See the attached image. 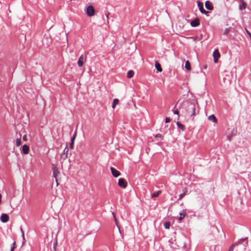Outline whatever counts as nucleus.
Masks as SVG:
<instances>
[{
	"label": "nucleus",
	"instance_id": "obj_1",
	"mask_svg": "<svg viewBox=\"0 0 251 251\" xmlns=\"http://www.w3.org/2000/svg\"><path fill=\"white\" fill-rule=\"evenodd\" d=\"M199 108V104L197 99L192 96L191 99V104H189V113H191V116L192 117L196 115V109Z\"/></svg>",
	"mask_w": 251,
	"mask_h": 251
},
{
	"label": "nucleus",
	"instance_id": "obj_2",
	"mask_svg": "<svg viewBox=\"0 0 251 251\" xmlns=\"http://www.w3.org/2000/svg\"><path fill=\"white\" fill-rule=\"evenodd\" d=\"M214 58V62L215 63H217L218 62V59L220 57V53L218 49L215 50L213 53Z\"/></svg>",
	"mask_w": 251,
	"mask_h": 251
},
{
	"label": "nucleus",
	"instance_id": "obj_3",
	"mask_svg": "<svg viewBox=\"0 0 251 251\" xmlns=\"http://www.w3.org/2000/svg\"><path fill=\"white\" fill-rule=\"evenodd\" d=\"M94 8L93 6L90 5L86 9L87 15L89 17H92L94 15Z\"/></svg>",
	"mask_w": 251,
	"mask_h": 251
},
{
	"label": "nucleus",
	"instance_id": "obj_4",
	"mask_svg": "<svg viewBox=\"0 0 251 251\" xmlns=\"http://www.w3.org/2000/svg\"><path fill=\"white\" fill-rule=\"evenodd\" d=\"M118 185L123 188H126L127 187V183L124 178H121L118 180Z\"/></svg>",
	"mask_w": 251,
	"mask_h": 251
},
{
	"label": "nucleus",
	"instance_id": "obj_5",
	"mask_svg": "<svg viewBox=\"0 0 251 251\" xmlns=\"http://www.w3.org/2000/svg\"><path fill=\"white\" fill-rule=\"evenodd\" d=\"M52 170L53 176L55 178L56 181L57 182V176L59 174L60 172L58 171L56 166L54 164L52 165Z\"/></svg>",
	"mask_w": 251,
	"mask_h": 251
},
{
	"label": "nucleus",
	"instance_id": "obj_6",
	"mask_svg": "<svg viewBox=\"0 0 251 251\" xmlns=\"http://www.w3.org/2000/svg\"><path fill=\"white\" fill-rule=\"evenodd\" d=\"M198 5L201 13L207 15L209 13L208 11H206L204 9L202 3L198 1Z\"/></svg>",
	"mask_w": 251,
	"mask_h": 251
},
{
	"label": "nucleus",
	"instance_id": "obj_7",
	"mask_svg": "<svg viewBox=\"0 0 251 251\" xmlns=\"http://www.w3.org/2000/svg\"><path fill=\"white\" fill-rule=\"evenodd\" d=\"M86 60V58L84 57L83 55H81L78 59L77 64L79 67L82 66L84 61Z\"/></svg>",
	"mask_w": 251,
	"mask_h": 251
},
{
	"label": "nucleus",
	"instance_id": "obj_8",
	"mask_svg": "<svg viewBox=\"0 0 251 251\" xmlns=\"http://www.w3.org/2000/svg\"><path fill=\"white\" fill-rule=\"evenodd\" d=\"M110 170L111 171L113 176L114 177H117L120 175V172L118 170H116L114 168L111 167L110 168Z\"/></svg>",
	"mask_w": 251,
	"mask_h": 251
},
{
	"label": "nucleus",
	"instance_id": "obj_9",
	"mask_svg": "<svg viewBox=\"0 0 251 251\" xmlns=\"http://www.w3.org/2000/svg\"><path fill=\"white\" fill-rule=\"evenodd\" d=\"M9 220V216L7 214L3 213L0 216V220L3 223H6L8 222Z\"/></svg>",
	"mask_w": 251,
	"mask_h": 251
},
{
	"label": "nucleus",
	"instance_id": "obj_10",
	"mask_svg": "<svg viewBox=\"0 0 251 251\" xmlns=\"http://www.w3.org/2000/svg\"><path fill=\"white\" fill-rule=\"evenodd\" d=\"M200 20L198 18H196L194 20L190 23V25L193 27H196L200 25Z\"/></svg>",
	"mask_w": 251,
	"mask_h": 251
},
{
	"label": "nucleus",
	"instance_id": "obj_11",
	"mask_svg": "<svg viewBox=\"0 0 251 251\" xmlns=\"http://www.w3.org/2000/svg\"><path fill=\"white\" fill-rule=\"evenodd\" d=\"M205 6L206 8L208 10H212L213 9V6L212 3L209 0H207L205 2Z\"/></svg>",
	"mask_w": 251,
	"mask_h": 251
},
{
	"label": "nucleus",
	"instance_id": "obj_12",
	"mask_svg": "<svg viewBox=\"0 0 251 251\" xmlns=\"http://www.w3.org/2000/svg\"><path fill=\"white\" fill-rule=\"evenodd\" d=\"M22 151L23 152L26 154L28 153L29 151V147L28 146L25 145L22 147Z\"/></svg>",
	"mask_w": 251,
	"mask_h": 251
},
{
	"label": "nucleus",
	"instance_id": "obj_13",
	"mask_svg": "<svg viewBox=\"0 0 251 251\" xmlns=\"http://www.w3.org/2000/svg\"><path fill=\"white\" fill-rule=\"evenodd\" d=\"M155 67L158 72H161L162 71V69L161 68V65L159 63V62L157 61H156L155 62Z\"/></svg>",
	"mask_w": 251,
	"mask_h": 251
},
{
	"label": "nucleus",
	"instance_id": "obj_14",
	"mask_svg": "<svg viewBox=\"0 0 251 251\" xmlns=\"http://www.w3.org/2000/svg\"><path fill=\"white\" fill-rule=\"evenodd\" d=\"M208 119L209 121H211L213 122V123H216L217 122V120L216 117L214 115H211L209 116L208 117Z\"/></svg>",
	"mask_w": 251,
	"mask_h": 251
},
{
	"label": "nucleus",
	"instance_id": "obj_15",
	"mask_svg": "<svg viewBox=\"0 0 251 251\" xmlns=\"http://www.w3.org/2000/svg\"><path fill=\"white\" fill-rule=\"evenodd\" d=\"M134 74V73L133 71L130 70V71H128V72L127 73V77L128 78H131L133 76Z\"/></svg>",
	"mask_w": 251,
	"mask_h": 251
},
{
	"label": "nucleus",
	"instance_id": "obj_16",
	"mask_svg": "<svg viewBox=\"0 0 251 251\" xmlns=\"http://www.w3.org/2000/svg\"><path fill=\"white\" fill-rule=\"evenodd\" d=\"M119 102V100L118 99H115L113 100L112 107L114 108L117 104Z\"/></svg>",
	"mask_w": 251,
	"mask_h": 251
},
{
	"label": "nucleus",
	"instance_id": "obj_17",
	"mask_svg": "<svg viewBox=\"0 0 251 251\" xmlns=\"http://www.w3.org/2000/svg\"><path fill=\"white\" fill-rule=\"evenodd\" d=\"M161 193V191H158L157 192L153 193L151 194V198H154L157 197Z\"/></svg>",
	"mask_w": 251,
	"mask_h": 251
},
{
	"label": "nucleus",
	"instance_id": "obj_18",
	"mask_svg": "<svg viewBox=\"0 0 251 251\" xmlns=\"http://www.w3.org/2000/svg\"><path fill=\"white\" fill-rule=\"evenodd\" d=\"M112 215H113V217H114V221H115V224H116V226H117V227L118 228V229H119V231H120V226H119L118 225V221H117V219H116V216H115V214H114L113 212H112Z\"/></svg>",
	"mask_w": 251,
	"mask_h": 251
},
{
	"label": "nucleus",
	"instance_id": "obj_19",
	"mask_svg": "<svg viewBox=\"0 0 251 251\" xmlns=\"http://www.w3.org/2000/svg\"><path fill=\"white\" fill-rule=\"evenodd\" d=\"M246 3L244 1H242V4L240 5V9L242 10L244 9L246 7Z\"/></svg>",
	"mask_w": 251,
	"mask_h": 251
},
{
	"label": "nucleus",
	"instance_id": "obj_20",
	"mask_svg": "<svg viewBox=\"0 0 251 251\" xmlns=\"http://www.w3.org/2000/svg\"><path fill=\"white\" fill-rule=\"evenodd\" d=\"M186 216V212L185 210L183 211L182 212L180 213V217L179 220H181L183 219Z\"/></svg>",
	"mask_w": 251,
	"mask_h": 251
},
{
	"label": "nucleus",
	"instance_id": "obj_21",
	"mask_svg": "<svg viewBox=\"0 0 251 251\" xmlns=\"http://www.w3.org/2000/svg\"><path fill=\"white\" fill-rule=\"evenodd\" d=\"M171 224L169 222H166L164 223V226L166 229H169L170 228Z\"/></svg>",
	"mask_w": 251,
	"mask_h": 251
},
{
	"label": "nucleus",
	"instance_id": "obj_22",
	"mask_svg": "<svg viewBox=\"0 0 251 251\" xmlns=\"http://www.w3.org/2000/svg\"><path fill=\"white\" fill-rule=\"evenodd\" d=\"M178 127L182 129V131L184 130V126L181 124V123H179L178 122L176 123Z\"/></svg>",
	"mask_w": 251,
	"mask_h": 251
},
{
	"label": "nucleus",
	"instance_id": "obj_23",
	"mask_svg": "<svg viewBox=\"0 0 251 251\" xmlns=\"http://www.w3.org/2000/svg\"><path fill=\"white\" fill-rule=\"evenodd\" d=\"M22 144L21 140L20 138H18L16 140V145L17 146H20Z\"/></svg>",
	"mask_w": 251,
	"mask_h": 251
},
{
	"label": "nucleus",
	"instance_id": "obj_24",
	"mask_svg": "<svg viewBox=\"0 0 251 251\" xmlns=\"http://www.w3.org/2000/svg\"><path fill=\"white\" fill-rule=\"evenodd\" d=\"M69 151V149L67 147H66V148L64 149L63 151L64 155H65V158L67 157V153Z\"/></svg>",
	"mask_w": 251,
	"mask_h": 251
},
{
	"label": "nucleus",
	"instance_id": "obj_25",
	"mask_svg": "<svg viewBox=\"0 0 251 251\" xmlns=\"http://www.w3.org/2000/svg\"><path fill=\"white\" fill-rule=\"evenodd\" d=\"M21 232H22V237H23V243H25V238L24 232V230H23L22 227H21Z\"/></svg>",
	"mask_w": 251,
	"mask_h": 251
},
{
	"label": "nucleus",
	"instance_id": "obj_26",
	"mask_svg": "<svg viewBox=\"0 0 251 251\" xmlns=\"http://www.w3.org/2000/svg\"><path fill=\"white\" fill-rule=\"evenodd\" d=\"M187 192V191L186 190H185V191H184V193H182V194H181L179 195V199H182V198L183 197V196H184V195H186Z\"/></svg>",
	"mask_w": 251,
	"mask_h": 251
},
{
	"label": "nucleus",
	"instance_id": "obj_27",
	"mask_svg": "<svg viewBox=\"0 0 251 251\" xmlns=\"http://www.w3.org/2000/svg\"><path fill=\"white\" fill-rule=\"evenodd\" d=\"M16 242H14L13 244V246L11 247V250H14V249L16 248Z\"/></svg>",
	"mask_w": 251,
	"mask_h": 251
},
{
	"label": "nucleus",
	"instance_id": "obj_28",
	"mask_svg": "<svg viewBox=\"0 0 251 251\" xmlns=\"http://www.w3.org/2000/svg\"><path fill=\"white\" fill-rule=\"evenodd\" d=\"M229 32V29L228 28H226L225 29L224 31V34L226 35Z\"/></svg>",
	"mask_w": 251,
	"mask_h": 251
},
{
	"label": "nucleus",
	"instance_id": "obj_29",
	"mask_svg": "<svg viewBox=\"0 0 251 251\" xmlns=\"http://www.w3.org/2000/svg\"><path fill=\"white\" fill-rule=\"evenodd\" d=\"M185 67L187 70H188V60L186 61Z\"/></svg>",
	"mask_w": 251,
	"mask_h": 251
},
{
	"label": "nucleus",
	"instance_id": "obj_30",
	"mask_svg": "<svg viewBox=\"0 0 251 251\" xmlns=\"http://www.w3.org/2000/svg\"><path fill=\"white\" fill-rule=\"evenodd\" d=\"M155 137L156 138H160L161 139H162V136L160 134H158L155 135Z\"/></svg>",
	"mask_w": 251,
	"mask_h": 251
},
{
	"label": "nucleus",
	"instance_id": "obj_31",
	"mask_svg": "<svg viewBox=\"0 0 251 251\" xmlns=\"http://www.w3.org/2000/svg\"><path fill=\"white\" fill-rule=\"evenodd\" d=\"M170 122V119L169 117H166L165 119V123H168Z\"/></svg>",
	"mask_w": 251,
	"mask_h": 251
},
{
	"label": "nucleus",
	"instance_id": "obj_32",
	"mask_svg": "<svg viewBox=\"0 0 251 251\" xmlns=\"http://www.w3.org/2000/svg\"><path fill=\"white\" fill-rule=\"evenodd\" d=\"M173 111H174V113L175 114H177V115H178L179 111H178V110L177 109H176V110H175V109H174V110H173Z\"/></svg>",
	"mask_w": 251,
	"mask_h": 251
},
{
	"label": "nucleus",
	"instance_id": "obj_33",
	"mask_svg": "<svg viewBox=\"0 0 251 251\" xmlns=\"http://www.w3.org/2000/svg\"><path fill=\"white\" fill-rule=\"evenodd\" d=\"M76 132H75V135L74 136V137H73L71 139V142H74V140L75 139V134H76Z\"/></svg>",
	"mask_w": 251,
	"mask_h": 251
},
{
	"label": "nucleus",
	"instance_id": "obj_34",
	"mask_svg": "<svg viewBox=\"0 0 251 251\" xmlns=\"http://www.w3.org/2000/svg\"><path fill=\"white\" fill-rule=\"evenodd\" d=\"M246 30L247 31V33H248V34L249 35V36H250V37L251 39V33L247 29H246Z\"/></svg>",
	"mask_w": 251,
	"mask_h": 251
},
{
	"label": "nucleus",
	"instance_id": "obj_35",
	"mask_svg": "<svg viewBox=\"0 0 251 251\" xmlns=\"http://www.w3.org/2000/svg\"><path fill=\"white\" fill-rule=\"evenodd\" d=\"M74 142H71V143L70 144V148L71 149H73L74 148Z\"/></svg>",
	"mask_w": 251,
	"mask_h": 251
},
{
	"label": "nucleus",
	"instance_id": "obj_36",
	"mask_svg": "<svg viewBox=\"0 0 251 251\" xmlns=\"http://www.w3.org/2000/svg\"><path fill=\"white\" fill-rule=\"evenodd\" d=\"M23 140L24 141H26L27 140V136L26 135H25L24 136H23Z\"/></svg>",
	"mask_w": 251,
	"mask_h": 251
},
{
	"label": "nucleus",
	"instance_id": "obj_37",
	"mask_svg": "<svg viewBox=\"0 0 251 251\" xmlns=\"http://www.w3.org/2000/svg\"><path fill=\"white\" fill-rule=\"evenodd\" d=\"M233 251V245H232L229 249L228 251Z\"/></svg>",
	"mask_w": 251,
	"mask_h": 251
},
{
	"label": "nucleus",
	"instance_id": "obj_38",
	"mask_svg": "<svg viewBox=\"0 0 251 251\" xmlns=\"http://www.w3.org/2000/svg\"><path fill=\"white\" fill-rule=\"evenodd\" d=\"M57 241H56L55 243H54V248H55V246L57 245Z\"/></svg>",
	"mask_w": 251,
	"mask_h": 251
},
{
	"label": "nucleus",
	"instance_id": "obj_39",
	"mask_svg": "<svg viewBox=\"0 0 251 251\" xmlns=\"http://www.w3.org/2000/svg\"><path fill=\"white\" fill-rule=\"evenodd\" d=\"M1 195L0 193V203H1Z\"/></svg>",
	"mask_w": 251,
	"mask_h": 251
},
{
	"label": "nucleus",
	"instance_id": "obj_40",
	"mask_svg": "<svg viewBox=\"0 0 251 251\" xmlns=\"http://www.w3.org/2000/svg\"><path fill=\"white\" fill-rule=\"evenodd\" d=\"M2 8V3L0 1V9Z\"/></svg>",
	"mask_w": 251,
	"mask_h": 251
},
{
	"label": "nucleus",
	"instance_id": "obj_41",
	"mask_svg": "<svg viewBox=\"0 0 251 251\" xmlns=\"http://www.w3.org/2000/svg\"><path fill=\"white\" fill-rule=\"evenodd\" d=\"M106 17L107 18H108V14L107 15H106Z\"/></svg>",
	"mask_w": 251,
	"mask_h": 251
},
{
	"label": "nucleus",
	"instance_id": "obj_42",
	"mask_svg": "<svg viewBox=\"0 0 251 251\" xmlns=\"http://www.w3.org/2000/svg\"><path fill=\"white\" fill-rule=\"evenodd\" d=\"M190 69H191L190 68V66L189 65V70H190Z\"/></svg>",
	"mask_w": 251,
	"mask_h": 251
},
{
	"label": "nucleus",
	"instance_id": "obj_43",
	"mask_svg": "<svg viewBox=\"0 0 251 251\" xmlns=\"http://www.w3.org/2000/svg\"><path fill=\"white\" fill-rule=\"evenodd\" d=\"M11 251H14V250H11Z\"/></svg>",
	"mask_w": 251,
	"mask_h": 251
}]
</instances>
